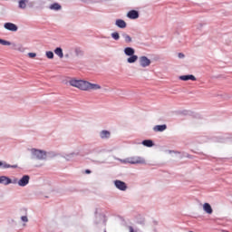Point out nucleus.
<instances>
[{
    "instance_id": "1",
    "label": "nucleus",
    "mask_w": 232,
    "mask_h": 232,
    "mask_svg": "<svg viewBox=\"0 0 232 232\" xmlns=\"http://www.w3.org/2000/svg\"><path fill=\"white\" fill-rule=\"evenodd\" d=\"M31 160H48V159H53L57 157V153L55 151H48L45 150H41L37 148L29 149ZM36 168H41L43 164H38L37 162H34Z\"/></svg>"
},
{
    "instance_id": "2",
    "label": "nucleus",
    "mask_w": 232,
    "mask_h": 232,
    "mask_svg": "<svg viewBox=\"0 0 232 232\" xmlns=\"http://www.w3.org/2000/svg\"><path fill=\"white\" fill-rule=\"evenodd\" d=\"M119 162L121 164H140L141 166H146L148 164V161H146V159L140 156H131L128 157L126 159H118Z\"/></svg>"
},
{
    "instance_id": "3",
    "label": "nucleus",
    "mask_w": 232,
    "mask_h": 232,
    "mask_svg": "<svg viewBox=\"0 0 232 232\" xmlns=\"http://www.w3.org/2000/svg\"><path fill=\"white\" fill-rule=\"evenodd\" d=\"M94 224L97 227H109L111 229V226L108 225V218L104 214H97L94 218Z\"/></svg>"
},
{
    "instance_id": "4",
    "label": "nucleus",
    "mask_w": 232,
    "mask_h": 232,
    "mask_svg": "<svg viewBox=\"0 0 232 232\" xmlns=\"http://www.w3.org/2000/svg\"><path fill=\"white\" fill-rule=\"evenodd\" d=\"M70 86H72V88H77L78 90H81L82 92H84L86 88V80H79L77 78H71L69 80Z\"/></svg>"
},
{
    "instance_id": "5",
    "label": "nucleus",
    "mask_w": 232,
    "mask_h": 232,
    "mask_svg": "<svg viewBox=\"0 0 232 232\" xmlns=\"http://www.w3.org/2000/svg\"><path fill=\"white\" fill-rule=\"evenodd\" d=\"M102 90V86L101 84L95 82H90L88 81L85 82V90L84 92H99Z\"/></svg>"
},
{
    "instance_id": "6",
    "label": "nucleus",
    "mask_w": 232,
    "mask_h": 232,
    "mask_svg": "<svg viewBox=\"0 0 232 232\" xmlns=\"http://www.w3.org/2000/svg\"><path fill=\"white\" fill-rule=\"evenodd\" d=\"M138 61L140 68H149V66H151V60L146 55L140 56Z\"/></svg>"
},
{
    "instance_id": "7",
    "label": "nucleus",
    "mask_w": 232,
    "mask_h": 232,
    "mask_svg": "<svg viewBox=\"0 0 232 232\" xmlns=\"http://www.w3.org/2000/svg\"><path fill=\"white\" fill-rule=\"evenodd\" d=\"M20 188H26L28 184H30V176L28 175H24L20 179H16V182Z\"/></svg>"
},
{
    "instance_id": "8",
    "label": "nucleus",
    "mask_w": 232,
    "mask_h": 232,
    "mask_svg": "<svg viewBox=\"0 0 232 232\" xmlns=\"http://www.w3.org/2000/svg\"><path fill=\"white\" fill-rule=\"evenodd\" d=\"M16 182H17L16 178L12 179L7 176H0V184H3V186H10V184H15Z\"/></svg>"
},
{
    "instance_id": "9",
    "label": "nucleus",
    "mask_w": 232,
    "mask_h": 232,
    "mask_svg": "<svg viewBox=\"0 0 232 232\" xmlns=\"http://www.w3.org/2000/svg\"><path fill=\"white\" fill-rule=\"evenodd\" d=\"M113 184L120 191H126V189H128V185L122 180L116 179L113 181Z\"/></svg>"
},
{
    "instance_id": "10",
    "label": "nucleus",
    "mask_w": 232,
    "mask_h": 232,
    "mask_svg": "<svg viewBox=\"0 0 232 232\" xmlns=\"http://www.w3.org/2000/svg\"><path fill=\"white\" fill-rule=\"evenodd\" d=\"M4 28L8 30V32H17V30H19L17 24L10 22L4 24Z\"/></svg>"
},
{
    "instance_id": "11",
    "label": "nucleus",
    "mask_w": 232,
    "mask_h": 232,
    "mask_svg": "<svg viewBox=\"0 0 232 232\" xmlns=\"http://www.w3.org/2000/svg\"><path fill=\"white\" fill-rule=\"evenodd\" d=\"M14 46V50H15L16 52H19L20 53H24V52H26V47H24V44H13Z\"/></svg>"
},
{
    "instance_id": "12",
    "label": "nucleus",
    "mask_w": 232,
    "mask_h": 232,
    "mask_svg": "<svg viewBox=\"0 0 232 232\" xmlns=\"http://www.w3.org/2000/svg\"><path fill=\"white\" fill-rule=\"evenodd\" d=\"M110 137H111V132L110 130H103L100 131V138L102 140H108V139H110Z\"/></svg>"
},
{
    "instance_id": "13",
    "label": "nucleus",
    "mask_w": 232,
    "mask_h": 232,
    "mask_svg": "<svg viewBox=\"0 0 232 232\" xmlns=\"http://www.w3.org/2000/svg\"><path fill=\"white\" fill-rule=\"evenodd\" d=\"M0 168L2 169H8L10 168H12L13 169H15L17 168V165H10V164L6 163L5 161H0Z\"/></svg>"
},
{
    "instance_id": "14",
    "label": "nucleus",
    "mask_w": 232,
    "mask_h": 232,
    "mask_svg": "<svg viewBox=\"0 0 232 232\" xmlns=\"http://www.w3.org/2000/svg\"><path fill=\"white\" fill-rule=\"evenodd\" d=\"M203 210L207 215H212L213 214V208H211V205L209 203H204L203 204Z\"/></svg>"
},
{
    "instance_id": "15",
    "label": "nucleus",
    "mask_w": 232,
    "mask_h": 232,
    "mask_svg": "<svg viewBox=\"0 0 232 232\" xmlns=\"http://www.w3.org/2000/svg\"><path fill=\"white\" fill-rule=\"evenodd\" d=\"M128 64H135L139 61V56L136 54H132L127 58Z\"/></svg>"
},
{
    "instance_id": "16",
    "label": "nucleus",
    "mask_w": 232,
    "mask_h": 232,
    "mask_svg": "<svg viewBox=\"0 0 232 232\" xmlns=\"http://www.w3.org/2000/svg\"><path fill=\"white\" fill-rule=\"evenodd\" d=\"M115 25L118 27V28H121V29H124L126 28V26H128V24H126V22L122 19H117L115 21Z\"/></svg>"
},
{
    "instance_id": "17",
    "label": "nucleus",
    "mask_w": 232,
    "mask_h": 232,
    "mask_svg": "<svg viewBox=\"0 0 232 232\" xmlns=\"http://www.w3.org/2000/svg\"><path fill=\"white\" fill-rule=\"evenodd\" d=\"M123 52H124V54L127 55V57L135 55V49H133L132 47H126L124 48Z\"/></svg>"
},
{
    "instance_id": "18",
    "label": "nucleus",
    "mask_w": 232,
    "mask_h": 232,
    "mask_svg": "<svg viewBox=\"0 0 232 232\" xmlns=\"http://www.w3.org/2000/svg\"><path fill=\"white\" fill-rule=\"evenodd\" d=\"M180 81H197L195 75L188 74V75H181L179 76Z\"/></svg>"
},
{
    "instance_id": "19",
    "label": "nucleus",
    "mask_w": 232,
    "mask_h": 232,
    "mask_svg": "<svg viewBox=\"0 0 232 232\" xmlns=\"http://www.w3.org/2000/svg\"><path fill=\"white\" fill-rule=\"evenodd\" d=\"M127 17H129V19H139V12L131 10L127 14Z\"/></svg>"
},
{
    "instance_id": "20",
    "label": "nucleus",
    "mask_w": 232,
    "mask_h": 232,
    "mask_svg": "<svg viewBox=\"0 0 232 232\" xmlns=\"http://www.w3.org/2000/svg\"><path fill=\"white\" fill-rule=\"evenodd\" d=\"M168 126H166V124H163V125H156L153 127V131H156V132H161V131H166Z\"/></svg>"
},
{
    "instance_id": "21",
    "label": "nucleus",
    "mask_w": 232,
    "mask_h": 232,
    "mask_svg": "<svg viewBox=\"0 0 232 232\" xmlns=\"http://www.w3.org/2000/svg\"><path fill=\"white\" fill-rule=\"evenodd\" d=\"M142 146H145V148H153L155 146V143L152 140H145L141 142Z\"/></svg>"
},
{
    "instance_id": "22",
    "label": "nucleus",
    "mask_w": 232,
    "mask_h": 232,
    "mask_svg": "<svg viewBox=\"0 0 232 232\" xmlns=\"http://www.w3.org/2000/svg\"><path fill=\"white\" fill-rule=\"evenodd\" d=\"M54 53L59 57V59H63L64 57V53H63V48L61 47H56L54 49Z\"/></svg>"
},
{
    "instance_id": "23",
    "label": "nucleus",
    "mask_w": 232,
    "mask_h": 232,
    "mask_svg": "<svg viewBox=\"0 0 232 232\" xmlns=\"http://www.w3.org/2000/svg\"><path fill=\"white\" fill-rule=\"evenodd\" d=\"M27 4H28V0H19L18 1V7L21 10H26Z\"/></svg>"
},
{
    "instance_id": "24",
    "label": "nucleus",
    "mask_w": 232,
    "mask_h": 232,
    "mask_svg": "<svg viewBox=\"0 0 232 232\" xmlns=\"http://www.w3.org/2000/svg\"><path fill=\"white\" fill-rule=\"evenodd\" d=\"M122 37H123L125 43H133V39L131 38V36H130V34L123 33Z\"/></svg>"
},
{
    "instance_id": "25",
    "label": "nucleus",
    "mask_w": 232,
    "mask_h": 232,
    "mask_svg": "<svg viewBox=\"0 0 232 232\" xmlns=\"http://www.w3.org/2000/svg\"><path fill=\"white\" fill-rule=\"evenodd\" d=\"M63 8V6H61L60 4L58 3H54L53 5H50V10H61Z\"/></svg>"
},
{
    "instance_id": "26",
    "label": "nucleus",
    "mask_w": 232,
    "mask_h": 232,
    "mask_svg": "<svg viewBox=\"0 0 232 232\" xmlns=\"http://www.w3.org/2000/svg\"><path fill=\"white\" fill-rule=\"evenodd\" d=\"M0 44H2L3 46H12L13 44L10 41H6L4 39L0 38Z\"/></svg>"
},
{
    "instance_id": "27",
    "label": "nucleus",
    "mask_w": 232,
    "mask_h": 232,
    "mask_svg": "<svg viewBox=\"0 0 232 232\" xmlns=\"http://www.w3.org/2000/svg\"><path fill=\"white\" fill-rule=\"evenodd\" d=\"M111 36L112 39H114V41H119V39H121V34H119L117 32L111 33Z\"/></svg>"
},
{
    "instance_id": "28",
    "label": "nucleus",
    "mask_w": 232,
    "mask_h": 232,
    "mask_svg": "<svg viewBox=\"0 0 232 232\" xmlns=\"http://www.w3.org/2000/svg\"><path fill=\"white\" fill-rule=\"evenodd\" d=\"M45 56L47 57V59H53L54 57L53 52L52 51L45 52Z\"/></svg>"
},
{
    "instance_id": "29",
    "label": "nucleus",
    "mask_w": 232,
    "mask_h": 232,
    "mask_svg": "<svg viewBox=\"0 0 232 232\" xmlns=\"http://www.w3.org/2000/svg\"><path fill=\"white\" fill-rule=\"evenodd\" d=\"M20 219L22 220V222H24V227H25L26 224H24V223H28V221H29L28 216H22L20 218Z\"/></svg>"
},
{
    "instance_id": "30",
    "label": "nucleus",
    "mask_w": 232,
    "mask_h": 232,
    "mask_svg": "<svg viewBox=\"0 0 232 232\" xmlns=\"http://www.w3.org/2000/svg\"><path fill=\"white\" fill-rule=\"evenodd\" d=\"M75 155H78V154L75 152H71L70 154H67L65 156V159H66V160H70V159H72V157H75Z\"/></svg>"
},
{
    "instance_id": "31",
    "label": "nucleus",
    "mask_w": 232,
    "mask_h": 232,
    "mask_svg": "<svg viewBox=\"0 0 232 232\" xmlns=\"http://www.w3.org/2000/svg\"><path fill=\"white\" fill-rule=\"evenodd\" d=\"M27 55L30 59H35V57H37V53H29Z\"/></svg>"
},
{
    "instance_id": "32",
    "label": "nucleus",
    "mask_w": 232,
    "mask_h": 232,
    "mask_svg": "<svg viewBox=\"0 0 232 232\" xmlns=\"http://www.w3.org/2000/svg\"><path fill=\"white\" fill-rule=\"evenodd\" d=\"M128 231L129 232H137V230L135 228H133V227H128Z\"/></svg>"
},
{
    "instance_id": "33",
    "label": "nucleus",
    "mask_w": 232,
    "mask_h": 232,
    "mask_svg": "<svg viewBox=\"0 0 232 232\" xmlns=\"http://www.w3.org/2000/svg\"><path fill=\"white\" fill-rule=\"evenodd\" d=\"M76 55H81L82 53V51L81 49H75Z\"/></svg>"
},
{
    "instance_id": "34",
    "label": "nucleus",
    "mask_w": 232,
    "mask_h": 232,
    "mask_svg": "<svg viewBox=\"0 0 232 232\" xmlns=\"http://www.w3.org/2000/svg\"><path fill=\"white\" fill-rule=\"evenodd\" d=\"M178 57H179V59H184V57H186V55L184 53H179L178 54Z\"/></svg>"
},
{
    "instance_id": "35",
    "label": "nucleus",
    "mask_w": 232,
    "mask_h": 232,
    "mask_svg": "<svg viewBox=\"0 0 232 232\" xmlns=\"http://www.w3.org/2000/svg\"><path fill=\"white\" fill-rule=\"evenodd\" d=\"M85 173L90 174V173H92V171L87 169V170L85 171Z\"/></svg>"
},
{
    "instance_id": "36",
    "label": "nucleus",
    "mask_w": 232,
    "mask_h": 232,
    "mask_svg": "<svg viewBox=\"0 0 232 232\" xmlns=\"http://www.w3.org/2000/svg\"><path fill=\"white\" fill-rule=\"evenodd\" d=\"M103 232H106V230H104Z\"/></svg>"
}]
</instances>
